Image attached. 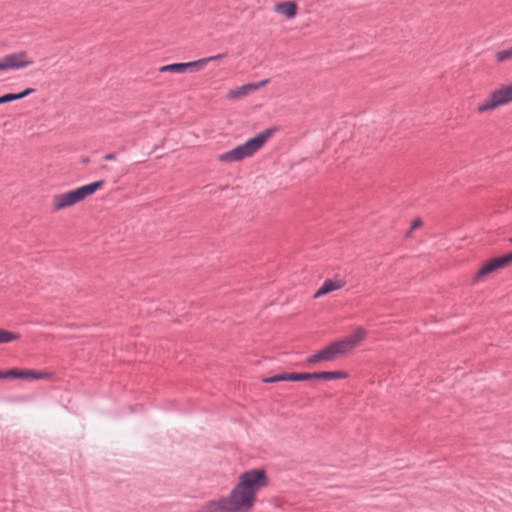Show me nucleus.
<instances>
[{"mask_svg":"<svg viewBox=\"0 0 512 512\" xmlns=\"http://www.w3.org/2000/svg\"><path fill=\"white\" fill-rule=\"evenodd\" d=\"M78 202H80L78 195L75 190H71L67 193L55 195L53 198V208L58 211Z\"/></svg>","mask_w":512,"mask_h":512,"instance_id":"0eeeda50","label":"nucleus"},{"mask_svg":"<svg viewBox=\"0 0 512 512\" xmlns=\"http://www.w3.org/2000/svg\"><path fill=\"white\" fill-rule=\"evenodd\" d=\"M268 483L265 470H247L240 475L228 497L209 501L196 512H248L254 506L257 492Z\"/></svg>","mask_w":512,"mask_h":512,"instance_id":"f257e3e1","label":"nucleus"},{"mask_svg":"<svg viewBox=\"0 0 512 512\" xmlns=\"http://www.w3.org/2000/svg\"><path fill=\"white\" fill-rule=\"evenodd\" d=\"M8 69L25 68L33 63L32 60L27 58L25 51H18L4 56Z\"/></svg>","mask_w":512,"mask_h":512,"instance_id":"423d86ee","label":"nucleus"},{"mask_svg":"<svg viewBox=\"0 0 512 512\" xmlns=\"http://www.w3.org/2000/svg\"><path fill=\"white\" fill-rule=\"evenodd\" d=\"M34 92H35L34 88H26L23 91H21L19 93H15V94H16V96H18L17 100H20V99H23L26 96H28V95H30V94H32Z\"/></svg>","mask_w":512,"mask_h":512,"instance_id":"393cba45","label":"nucleus"},{"mask_svg":"<svg viewBox=\"0 0 512 512\" xmlns=\"http://www.w3.org/2000/svg\"><path fill=\"white\" fill-rule=\"evenodd\" d=\"M88 161H89V159H88V158H85V159H83V161H82V162H83V163H87Z\"/></svg>","mask_w":512,"mask_h":512,"instance_id":"7c9ffc66","label":"nucleus"},{"mask_svg":"<svg viewBox=\"0 0 512 512\" xmlns=\"http://www.w3.org/2000/svg\"><path fill=\"white\" fill-rule=\"evenodd\" d=\"M20 335L0 328V344L19 339Z\"/></svg>","mask_w":512,"mask_h":512,"instance_id":"dca6fc26","label":"nucleus"},{"mask_svg":"<svg viewBox=\"0 0 512 512\" xmlns=\"http://www.w3.org/2000/svg\"><path fill=\"white\" fill-rule=\"evenodd\" d=\"M288 377H289V373L284 372V373H280V374H277V375H274L271 377H266L262 381L264 383H276V382H280V381H289Z\"/></svg>","mask_w":512,"mask_h":512,"instance_id":"412c9836","label":"nucleus"},{"mask_svg":"<svg viewBox=\"0 0 512 512\" xmlns=\"http://www.w3.org/2000/svg\"><path fill=\"white\" fill-rule=\"evenodd\" d=\"M343 286L342 283H337L331 279H326L322 286L316 291L314 297H320L332 291L338 290Z\"/></svg>","mask_w":512,"mask_h":512,"instance_id":"f8f14e48","label":"nucleus"},{"mask_svg":"<svg viewBox=\"0 0 512 512\" xmlns=\"http://www.w3.org/2000/svg\"><path fill=\"white\" fill-rule=\"evenodd\" d=\"M494 268L490 261H488L485 265L482 266V268L476 273L475 280H479L482 277L494 272Z\"/></svg>","mask_w":512,"mask_h":512,"instance_id":"a211bd4d","label":"nucleus"},{"mask_svg":"<svg viewBox=\"0 0 512 512\" xmlns=\"http://www.w3.org/2000/svg\"><path fill=\"white\" fill-rule=\"evenodd\" d=\"M2 379H22L23 374L22 370L19 369H8L6 371H2Z\"/></svg>","mask_w":512,"mask_h":512,"instance_id":"f3484780","label":"nucleus"},{"mask_svg":"<svg viewBox=\"0 0 512 512\" xmlns=\"http://www.w3.org/2000/svg\"><path fill=\"white\" fill-rule=\"evenodd\" d=\"M494 270H497L498 268H502L510 263L509 258L507 255H504L502 257L493 258L490 260Z\"/></svg>","mask_w":512,"mask_h":512,"instance_id":"aec40b11","label":"nucleus"},{"mask_svg":"<svg viewBox=\"0 0 512 512\" xmlns=\"http://www.w3.org/2000/svg\"><path fill=\"white\" fill-rule=\"evenodd\" d=\"M306 361H307L308 364H315V363H318V362L322 361L320 352L318 351L317 353L309 356L306 359Z\"/></svg>","mask_w":512,"mask_h":512,"instance_id":"b1692460","label":"nucleus"},{"mask_svg":"<svg viewBox=\"0 0 512 512\" xmlns=\"http://www.w3.org/2000/svg\"><path fill=\"white\" fill-rule=\"evenodd\" d=\"M106 167H107L106 165H102L101 169H106Z\"/></svg>","mask_w":512,"mask_h":512,"instance_id":"2f4dec72","label":"nucleus"},{"mask_svg":"<svg viewBox=\"0 0 512 512\" xmlns=\"http://www.w3.org/2000/svg\"><path fill=\"white\" fill-rule=\"evenodd\" d=\"M422 225V221L420 219H415L411 224V230H415Z\"/></svg>","mask_w":512,"mask_h":512,"instance_id":"bb28decb","label":"nucleus"},{"mask_svg":"<svg viewBox=\"0 0 512 512\" xmlns=\"http://www.w3.org/2000/svg\"><path fill=\"white\" fill-rule=\"evenodd\" d=\"M319 352L321 354L322 361H331L337 356L344 355L337 341L330 343L327 347L320 350Z\"/></svg>","mask_w":512,"mask_h":512,"instance_id":"9d476101","label":"nucleus"},{"mask_svg":"<svg viewBox=\"0 0 512 512\" xmlns=\"http://www.w3.org/2000/svg\"><path fill=\"white\" fill-rule=\"evenodd\" d=\"M0 373H2V371H0ZM0 379H2V374H0Z\"/></svg>","mask_w":512,"mask_h":512,"instance_id":"473e14b6","label":"nucleus"},{"mask_svg":"<svg viewBox=\"0 0 512 512\" xmlns=\"http://www.w3.org/2000/svg\"><path fill=\"white\" fill-rule=\"evenodd\" d=\"M18 96L15 93H7L0 96V104L8 103L17 100Z\"/></svg>","mask_w":512,"mask_h":512,"instance_id":"5701e85b","label":"nucleus"},{"mask_svg":"<svg viewBox=\"0 0 512 512\" xmlns=\"http://www.w3.org/2000/svg\"><path fill=\"white\" fill-rule=\"evenodd\" d=\"M159 71L160 72L184 73L185 66H183V63H172V64L161 66L159 68Z\"/></svg>","mask_w":512,"mask_h":512,"instance_id":"4468645a","label":"nucleus"},{"mask_svg":"<svg viewBox=\"0 0 512 512\" xmlns=\"http://www.w3.org/2000/svg\"><path fill=\"white\" fill-rule=\"evenodd\" d=\"M103 159L105 161L115 160L116 159V154L115 153H108V154L104 155Z\"/></svg>","mask_w":512,"mask_h":512,"instance_id":"cd10ccee","label":"nucleus"},{"mask_svg":"<svg viewBox=\"0 0 512 512\" xmlns=\"http://www.w3.org/2000/svg\"><path fill=\"white\" fill-rule=\"evenodd\" d=\"M277 131L276 127H270L255 136L246 140L243 144L226 151L218 156V160L222 163H231L241 161L251 157L256 153L265 142Z\"/></svg>","mask_w":512,"mask_h":512,"instance_id":"f03ea898","label":"nucleus"},{"mask_svg":"<svg viewBox=\"0 0 512 512\" xmlns=\"http://www.w3.org/2000/svg\"><path fill=\"white\" fill-rule=\"evenodd\" d=\"M224 57H226V54L225 53H221V54H217V55H214V56L205 57L204 59L206 60V65H207L209 62L218 61V60L223 59Z\"/></svg>","mask_w":512,"mask_h":512,"instance_id":"a878e982","label":"nucleus"},{"mask_svg":"<svg viewBox=\"0 0 512 512\" xmlns=\"http://www.w3.org/2000/svg\"><path fill=\"white\" fill-rule=\"evenodd\" d=\"M289 381L313 380V373H289Z\"/></svg>","mask_w":512,"mask_h":512,"instance_id":"6ab92c4d","label":"nucleus"},{"mask_svg":"<svg viewBox=\"0 0 512 512\" xmlns=\"http://www.w3.org/2000/svg\"><path fill=\"white\" fill-rule=\"evenodd\" d=\"M495 58L498 62H505L512 59V47L496 52Z\"/></svg>","mask_w":512,"mask_h":512,"instance_id":"4be33fe9","label":"nucleus"},{"mask_svg":"<svg viewBox=\"0 0 512 512\" xmlns=\"http://www.w3.org/2000/svg\"><path fill=\"white\" fill-rule=\"evenodd\" d=\"M275 10L283 14L287 19H292L297 14V4L294 1H286L276 4Z\"/></svg>","mask_w":512,"mask_h":512,"instance_id":"1a4fd4ad","label":"nucleus"},{"mask_svg":"<svg viewBox=\"0 0 512 512\" xmlns=\"http://www.w3.org/2000/svg\"><path fill=\"white\" fill-rule=\"evenodd\" d=\"M508 258H509V261L512 262V252L507 254Z\"/></svg>","mask_w":512,"mask_h":512,"instance_id":"c756f323","label":"nucleus"},{"mask_svg":"<svg viewBox=\"0 0 512 512\" xmlns=\"http://www.w3.org/2000/svg\"><path fill=\"white\" fill-rule=\"evenodd\" d=\"M510 242H512V238L510 239Z\"/></svg>","mask_w":512,"mask_h":512,"instance_id":"72a5a7b5","label":"nucleus"},{"mask_svg":"<svg viewBox=\"0 0 512 512\" xmlns=\"http://www.w3.org/2000/svg\"><path fill=\"white\" fill-rule=\"evenodd\" d=\"M366 331L358 327L354 330V332L347 337L340 339L337 341L342 353L345 355L352 351L356 346H358L361 341L365 338Z\"/></svg>","mask_w":512,"mask_h":512,"instance_id":"20e7f679","label":"nucleus"},{"mask_svg":"<svg viewBox=\"0 0 512 512\" xmlns=\"http://www.w3.org/2000/svg\"><path fill=\"white\" fill-rule=\"evenodd\" d=\"M22 374H23L22 379H33V380L46 379L51 376V373H49V372L36 371V370H32V369L22 370Z\"/></svg>","mask_w":512,"mask_h":512,"instance_id":"ddd939ff","label":"nucleus"},{"mask_svg":"<svg viewBox=\"0 0 512 512\" xmlns=\"http://www.w3.org/2000/svg\"><path fill=\"white\" fill-rule=\"evenodd\" d=\"M104 184V180H98L86 185H83L81 187H78L75 190L76 194L78 195L79 200H83L86 197L92 195L95 193L99 188H101Z\"/></svg>","mask_w":512,"mask_h":512,"instance_id":"6e6552de","label":"nucleus"},{"mask_svg":"<svg viewBox=\"0 0 512 512\" xmlns=\"http://www.w3.org/2000/svg\"><path fill=\"white\" fill-rule=\"evenodd\" d=\"M7 69L8 68H7V65H6V61H5L4 57H2L0 59V70H7Z\"/></svg>","mask_w":512,"mask_h":512,"instance_id":"c85d7f7f","label":"nucleus"},{"mask_svg":"<svg viewBox=\"0 0 512 512\" xmlns=\"http://www.w3.org/2000/svg\"><path fill=\"white\" fill-rule=\"evenodd\" d=\"M512 101V84L503 85L499 89L493 91L489 99L485 100L477 108L479 113H484L489 110L495 109L501 105L507 104Z\"/></svg>","mask_w":512,"mask_h":512,"instance_id":"7ed1b4c3","label":"nucleus"},{"mask_svg":"<svg viewBox=\"0 0 512 512\" xmlns=\"http://www.w3.org/2000/svg\"><path fill=\"white\" fill-rule=\"evenodd\" d=\"M269 80L265 79L260 82L246 83L242 86L235 87L230 89L227 94V99L229 100H238L241 99L253 91H256L268 84Z\"/></svg>","mask_w":512,"mask_h":512,"instance_id":"39448f33","label":"nucleus"},{"mask_svg":"<svg viewBox=\"0 0 512 512\" xmlns=\"http://www.w3.org/2000/svg\"><path fill=\"white\" fill-rule=\"evenodd\" d=\"M206 65V60L204 58H201V59H198V60H195V61H191V62H186V63H183V66H185V72L190 69L191 71H199L201 69H203Z\"/></svg>","mask_w":512,"mask_h":512,"instance_id":"2eb2a0df","label":"nucleus"},{"mask_svg":"<svg viewBox=\"0 0 512 512\" xmlns=\"http://www.w3.org/2000/svg\"><path fill=\"white\" fill-rule=\"evenodd\" d=\"M347 374L343 371H320L313 372V380H336L346 378Z\"/></svg>","mask_w":512,"mask_h":512,"instance_id":"9b49d317","label":"nucleus"}]
</instances>
